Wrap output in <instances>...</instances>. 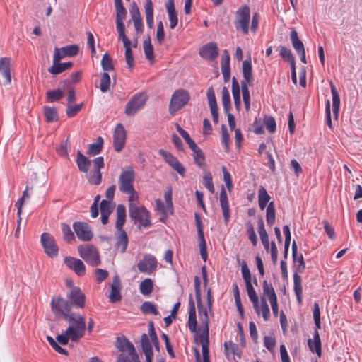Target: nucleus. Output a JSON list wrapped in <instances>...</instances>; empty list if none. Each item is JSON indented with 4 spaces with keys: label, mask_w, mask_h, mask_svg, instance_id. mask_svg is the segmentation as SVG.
<instances>
[{
    "label": "nucleus",
    "mask_w": 362,
    "mask_h": 362,
    "mask_svg": "<svg viewBox=\"0 0 362 362\" xmlns=\"http://www.w3.org/2000/svg\"><path fill=\"white\" fill-rule=\"evenodd\" d=\"M103 139L101 136L97 138L96 142L88 146L87 154L90 156H94L99 154L103 148Z\"/></svg>",
    "instance_id": "33"
},
{
    "label": "nucleus",
    "mask_w": 362,
    "mask_h": 362,
    "mask_svg": "<svg viewBox=\"0 0 362 362\" xmlns=\"http://www.w3.org/2000/svg\"><path fill=\"white\" fill-rule=\"evenodd\" d=\"M166 10L168 13L170 21V28L173 29L177 24L178 19L175 13L174 0H168L166 4Z\"/></svg>",
    "instance_id": "27"
},
{
    "label": "nucleus",
    "mask_w": 362,
    "mask_h": 362,
    "mask_svg": "<svg viewBox=\"0 0 362 362\" xmlns=\"http://www.w3.org/2000/svg\"><path fill=\"white\" fill-rule=\"evenodd\" d=\"M199 54L202 58L206 60H214L218 54L217 45L215 42L206 44L200 49Z\"/></svg>",
    "instance_id": "18"
},
{
    "label": "nucleus",
    "mask_w": 362,
    "mask_h": 362,
    "mask_svg": "<svg viewBox=\"0 0 362 362\" xmlns=\"http://www.w3.org/2000/svg\"><path fill=\"white\" fill-rule=\"evenodd\" d=\"M255 311L258 315L262 313L263 318L265 321L269 320L270 316L269 308L267 303L266 299L264 297H262L261 303L259 304V312L257 310Z\"/></svg>",
    "instance_id": "48"
},
{
    "label": "nucleus",
    "mask_w": 362,
    "mask_h": 362,
    "mask_svg": "<svg viewBox=\"0 0 362 362\" xmlns=\"http://www.w3.org/2000/svg\"><path fill=\"white\" fill-rule=\"evenodd\" d=\"M264 124L270 133H274L276 130V122L273 117L267 116L264 119Z\"/></svg>",
    "instance_id": "64"
},
{
    "label": "nucleus",
    "mask_w": 362,
    "mask_h": 362,
    "mask_svg": "<svg viewBox=\"0 0 362 362\" xmlns=\"http://www.w3.org/2000/svg\"><path fill=\"white\" fill-rule=\"evenodd\" d=\"M70 81L69 80H64L62 82H60L59 85L63 88H66L68 91V96H67V104H71L76 100L75 96V90L73 87L70 86Z\"/></svg>",
    "instance_id": "44"
},
{
    "label": "nucleus",
    "mask_w": 362,
    "mask_h": 362,
    "mask_svg": "<svg viewBox=\"0 0 362 362\" xmlns=\"http://www.w3.org/2000/svg\"><path fill=\"white\" fill-rule=\"evenodd\" d=\"M131 46H132V45H128L126 46H124V47L125 49L124 56H125L126 63L127 64L128 68L130 70H132L134 65V59L133 57Z\"/></svg>",
    "instance_id": "54"
},
{
    "label": "nucleus",
    "mask_w": 362,
    "mask_h": 362,
    "mask_svg": "<svg viewBox=\"0 0 362 362\" xmlns=\"http://www.w3.org/2000/svg\"><path fill=\"white\" fill-rule=\"evenodd\" d=\"M270 199L265 188L261 186L258 190V203L261 210H264Z\"/></svg>",
    "instance_id": "35"
},
{
    "label": "nucleus",
    "mask_w": 362,
    "mask_h": 362,
    "mask_svg": "<svg viewBox=\"0 0 362 362\" xmlns=\"http://www.w3.org/2000/svg\"><path fill=\"white\" fill-rule=\"evenodd\" d=\"M148 99V95L145 93H139L135 94L127 103L125 107V114L128 116L134 115L139 110L143 108Z\"/></svg>",
    "instance_id": "8"
},
{
    "label": "nucleus",
    "mask_w": 362,
    "mask_h": 362,
    "mask_svg": "<svg viewBox=\"0 0 362 362\" xmlns=\"http://www.w3.org/2000/svg\"><path fill=\"white\" fill-rule=\"evenodd\" d=\"M293 284H294L293 289H294V292L296 295L297 300H298V303H301V295H302V291H303V288H302V286H301V277L296 272H295L293 274Z\"/></svg>",
    "instance_id": "39"
},
{
    "label": "nucleus",
    "mask_w": 362,
    "mask_h": 362,
    "mask_svg": "<svg viewBox=\"0 0 362 362\" xmlns=\"http://www.w3.org/2000/svg\"><path fill=\"white\" fill-rule=\"evenodd\" d=\"M196 217V225L197 228L198 237L199 240V250L202 258L204 261H206L207 259V252H206V241L204 239V232L202 230V222L199 218L198 214H195Z\"/></svg>",
    "instance_id": "20"
},
{
    "label": "nucleus",
    "mask_w": 362,
    "mask_h": 362,
    "mask_svg": "<svg viewBox=\"0 0 362 362\" xmlns=\"http://www.w3.org/2000/svg\"><path fill=\"white\" fill-rule=\"evenodd\" d=\"M143 48L146 59L153 62L154 60L153 48L151 42L150 36H148L143 42Z\"/></svg>",
    "instance_id": "37"
},
{
    "label": "nucleus",
    "mask_w": 362,
    "mask_h": 362,
    "mask_svg": "<svg viewBox=\"0 0 362 362\" xmlns=\"http://www.w3.org/2000/svg\"><path fill=\"white\" fill-rule=\"evenodd\" d=\"M116 346L122 352L127 351L130 356L136 353L133 344L124 337H117Z\"/></svg>",
    "instance_id": "22"
},
{
    "label": "nucleus",
    "mask_w": 362,
    "mask_h": 362,
    "mask_svg": "<svg viewBox=\"0 0 362 362\" xmlns=\"http://www.w3.org/2000/svg\"><path fill=\"white\" fill-rule=\"evenodd\" d=\"M241 90L245 110L249 112L250 109V95L247 83L241 82Z\"/></svg>",
    "instance_id": "42"
},
{
    "label": "nucleus",
    "mask_w": 362,
    "mask_h": 362,
    "mask_svg": "<svg viewBox=\"0 0 362 362\" xmlns=\"http://www.w3.org/2000/svg\"><path fill=\"white\" fill-rule=\"evenodd\" d=\"M0 75L4 77V85L11 83V59L8 57L0 58Z\"/></svg>",
    "instance_id": "19"
},
{
    "label": "nucleus",
    "mask_w": 362,
    "mask_h": 362,
    "mask_svg": "<svg viewBox=\"0 0 362 362\" xmlns=\"http://www.w3.org/2000/svg\"><path fill=\"white\" fill-rule=\"evenodd\" d=\"M220 205L222 209L225 224L227 225L230 221V213L227 194L223 187H222L220 193Z\"/></svg>",
    "instance_id": "21"
},
{
    "label": "nucleus",
    "mask_w": 362,
    "mask_h": 362,
    "mask_svg": "<svg viewBox=\"0 0 362 362\" xmlns=\"http://www.w3.org/2000/svg\"><path fill=\"white\" fill-rule=\"evenodd\" d=\"M63 96L64 93L60 88L49 90L46 93V99L49 103L59 101Z\"/></svg>",
    "instance_id": "40"
},
{
    "label": "nucleus",
    "mask_w": 362,
    "mask_h": 362,
    "mask_svg": "<svg viewBox=\"0 0 362 362\" xmlns=\"http://www.w3.org/2000/svg\"><path fill=\"white\" fill-rule=\"evenodd\" d=\"M117 218L115 222L116 249L121 253L126 252L129 239L127 233L123 230V226L126 220V209L123 204H119L117 207Z\"/></svg>",
    "instance_id": "1"
},
{
    "label": "nucleus",
    "mask_w": 362,
    "mask_h": 362,
    "mask_svg": "<svg viewBox=\"0 0 362 362\" xmlns=\"http://www.w3.org/2000/svg\"><path fill=\"white\" fill-rule=\"evenodd\" d=\"M222 103L224 111L228 112L231 108V103L229 90L226 87L222 89Z\"/></svg>",
    "instance_id": "47"
},
{
    "label": "nucleus",
    "mask_w": 362,
    "mask_h": 362,
    "mask_svg": "<svg viewBox=\"0 0 362 362\" xmlns=\"http://www.w3.org/2000/svg\"><path fill=\"white\" fill-rule=\"evenodd\" d=\"M71 308V303L61 296H54L52 299V311L58 317L67 318L72 313Z\"/></svg>",
    "instance_id": "3"
},
{
    "label": "nucleus",
    "mask_w": 362,
    "mask_h": 362,
    "mask_svg": "<svg viewBox=\"0 0 362 362\" xmlns=\"http://www.w3.org/2000/svg\"><path fill=\"white\" fill-rule=\"evenodd\" d=\"M267 223L269 226H272L275 221V208L273 202L269 203L266 210Z\"/></svg>",
    "instance_id": "49"
},
{
    "label": "nucleus",
    "mask_w": 362,
    "mask_h": 362,
    "mask_svg": "<svg viewBox=\"0 0 362 362\" xmlns=\"http://www.w3.org/2000/svg\"><path fill=\"white\" fill-rule=\"evenodd\" d=\"M153 281L151 279H146L141 282L139 285L140 292L145 296H148L153 291Z\"/></svg>",
    "instance_id": "46"
},
{
    "label": "nucleus",
    "mask_w": 362,
    "mask_h": 362,
    "mask_svg": "<svg viewBox=\"0 0 362 362\" xmlns=\"http://www.w3.org/2000/svg\"><path fill=\"white\" fill-rule=\"evenodd\" d=\"M202 182H203V184L205 186V187L211 193L214 192V184L212 182V175L210 172H209V171L204 172V176L202 178Z\"/></svg>",
    "instance_id": "56"
},
{
    "label": "nucleus",
    "mask_w": 362,
    "mask_h": 362,
    "mask_svg": "<svg viewBox=\"0 0 362 362\" xmlns=\"http://www.w3.org/2000/svg\"><path fill=\"white\" fill-rule=\"evenodd\" d=\"M78 250L80 257L91 266L95 267L100 264L99 252L94 246L90 245H81Z\"/></svg>",
    "instance_id": "7"
},
{
    "label": "nucleus",
    "mask_w": 362,
    "mask_h": 362,
    "mask_svg": "<svg viewBox=\"0 0 362 362\" xmlns=\"http://www.w3.org/2000/svg\"><path fill=\"white\" fill-rule=\"evenodd\" d=\"M141 347L145 355H153L151 341L146 334L141 335Z\"/></svg>",
    "instance_id": "43"
},
{
    "label": "nucleus",
    "mask_w": 362,
    "mask_h": 362,
    "mask_svg": "<svg viewBox=\"0 0 362 362\" xmlns=\"http://www.w3.org/2000/svg\"><path fill=\"white\" fill-rule=\"evenodd\" d=\"M262 289L264 295L268 297L269 301L277 298L274 288L265 280L262 284Z\"/></svg>",
    "instance_id": "51"
},
{
    "label": "nucleus",
    "mask_w": 362,
    "mask_h": 362,
    "mask_svg": "<svg viewBox=\"0 0 362 362\" xmlns=\"http://www.w3.org/2000/svg\"><path fill=\"white\" fill-rule=\"evenodd\" d=\"M72 66L73 63L71 62L64 63L57 62L56 64L53 63V64L48 69V71L53 75H57L70 69Z\"/></svg>",
    "instance_id": "30"
},
{
    "label": "nucleus",
    "mask_w": 362,
    "mask_h": 362,
    "mask_svg": "<svg viewBox=\"0 0 362 362\" xmlns=\"http://www.w3.org/2000/svg\"><path fill=\"white\" fill-rule=\"evenodd\" d=\"M308 346L312 352H315L319 357L321 356V341L319 332L315 330L313 335V341L308 339Z\"/></svg>",
    "instance_id": "31"
},
{
    "label": "nucleus",
    "mask_w": 362,
    "mask_h": 362,
    "mask_svg": "<svg viewBox=\"0 0 362 362\" xmlns=\"http://www.w3.org/2000/svg\"><path fill=\"white\" fill-rule=\"evenodd\" d=\"M197 340H199L202 345V358L209 357V332L202 331L197 334Z\"/></svg>",
    "instance_id": "25"
},
{
    "label": "nucleus",
    "mask_w": 362,
    "mask_h": 362,
    "mask_svg": "<svg viewBox=\"0 0 362 362\" xmlns=\"http://www.w3.org/2000/svg\"><path fill=\"white\" fill-rule=\"evenodd\" d=\"M116 10V25L124 24L123 21L126 17L127 11L123 5L115 6Z\"/></svg>",
    "instance_id": "58"
},
{
    "label": "nucleus",
    "mask_w": 362,
    "mask_h": 362,
    "mask_svg": "<svg viewBox=\"0 0 362 362\" xmlns=\"http://www.w3.org/2000/svg\"><path fill=\"white\" fill-rule=\"evenodd\" d=\"M73 228L77 238L81 241H89L93 236L90 227L86 223L80 221L74 222Z\"/></svg>",
    "instance_id": "11"
},
{
    "label": "nucleus",
    "mask_w": 362,
    "mask_h": 362,
    "mask_svg": "<svg viewBox=\"0 0 362 362\" xmlns=\"http://www.w3.org/2000/svg\"><path fill=\"white\" fill-rule=\"evenodd\" d=\"M137 267L142 273L151 274L157 267L156 259L151 255H145L143 259L138 263Z\"/></svg>",
    "instance_id": "13"
},
{
    "label": "nucleus",
    "mask_w": 362,
    "mask_h": 362,
    "mask_svg": "<svg viewBox=\"0 0 362 362\" xmlns=\"http://www.w3.org/2000/svg\"><path fill=\"white\" fill-rule=\"evenodd\" d=\"M83 106V103L81 104L73 105L71 104H67L66 113L68 117H74L82 108Z\"/></svg>",
    "instance_id": "61"
},
{
    "label": "nucleus",
    "mask_w": 362,
    "mask_h": 362,
    "mask_svg": "<svg viewBox=\"0 0 362 362\" xmlns=\"http://www.w3.org/2000/svg\"><path fill=\"white\" fill-rule=\"evenodd\" d=\"M64 320L69 322L66 333L70 337L71 341L77 342L83 337L86 330V325L85 317L83 315L72 313L70 316Z\"/></svg>",
    "instance_id": "2"
},
{
    "label": "nucleus",
    "mask_w": 362,
    "mask_h": 362,
    "mask_svg": "<svg viewBox=\"0 0 362 362\" xmlns=\"http://www.w3.org/2000/svg\"><path fill=\"white\" fill-rule=\"evenodd\" d=\"M188 326H189V329L190 330V332H196V331H197L196 309H195L194 303L192 297H190V299H189Z\"/></svg>",
    "instance_id": "26"
},
{
    "label": "nucleus",
    "mask_w": 362,
    "mask_h": 362,
    "mask_svg": "<svg viewBox=\"0 0 362 362\" xmlns=\"http://www.w3.org/2000/svg\"><path fill=\"white\" fill-rule=\"evenodd\" d=\"M110 77L106 72L103 73L101 76L100 89L103 93L107 92L110 88Z\"/></svg>",
    "instance_id": "60"
},
{
    "label": "nucleus",
    "mask_w": 362,
    "mask_h": 362,
    "mask_svg": "<svg viewBox=\"0 0 362 362\" xmlns=\"http://www.w3.org/2000/svg\"><path fill=\"white\" fill-rule=\"evenodd\" d=\"M331 92L332 95V108L334 114L337 116L339 113V106H340V98L339 95L334 85V83L330 82Z\"/></svg>",
    "instance_id": "34"
},
{
    "label": "nucleus",
    "mask_w": 362,
    "mask_h": 362,
    "mask_svg": "<svg viewBox=\"0 0 362 362\" xmlns=\"http://www.w3.org/2000/svg\"><path fill=\"white\" fill-rule=\"evenodd\" d=\"M121 281L117 275L114 276L112 283L111 284V291L108 296L110 302L115 303L119 302L122 299L121 296Z\"/></svg>",
    "instance_id": "17"
},
{
    "label": "nucleus",
    "mask_w": 362,
    "mask_h": 362,
    "mask_svg": "<svg viewBox=\"0 0 362 362\" xmlns=\"http://www.w3.org/2000/svg\"><path fill=\"white\" fill-rule=\"evenodd\" d=\"M206 96H207L210 110L214 109V108H217L216 96H215L214 88L212 87H209L207 89Z\"/></svg>",
    "instance_id": "63"
},
{
    "label": "nucleus",
    "mask_w": 362,
    "mask_h": 362,
    "mask_svg": "<svg viewBox=\"0 0 362 362\" xmlns=\"http://www.w3.org/2000/svg\"><path fill=\"white\" fill-rule=\"evenodd\" d=\"M64 264L71 270H73L78 276H82L86 273V267L83 262L76 258L72 257H66L64 259Z\"/></svg>",
    "instance_id": "16"
},
{
    "label": "nucleus",
    "mask_w": 362,
    "mask_h": 362,
    "mask_svg": "<svg viewBox=\"0 0 362 362\" xmlns=\"http://www.w3.org/2000/svg\"><path fill=\"white\" fill-rule=\"evenodd\" d=\"M243 75L244 78V83H247V86L252 84L253 76L252 73V64L250 61L245 60L243 62Z\"/></svg>",
    "instance_id": "28"
},
{
    "label": "nucleus",
    "mask_w": 362,
    "mask_h": 362,
    "mask_svg": "<svg viewBox=\"0 0 362 362\" xmlns=\"http://www.w3.org/2000/svg\"><path fill=\"white\" fill-rule=\"evenodd\" d=\"M224 347L226 357L229 360L240 358V351L237 344L232 341L225 342Z\"/></svg>",
    "instance_id": "24"
},
{
    "label": "nucleus",
    "mask_w": 362,
    "mask_h": 362,
    "mask_svg": "<svg viewBox=\"0 0 362 362\" xmlns=\"http://www.w3.org/2000/svg\"><path fill=\"white\" fill-rule=\"evenodd\" d=\"M158 153L173 169L177 171L181 176H185V168L172 153L163 149H160Z\"/></svg>",
    "instance_id": "12"
},
{
    "label": "nucleus",
    "mask_w": 362,
    "mask_h": 362,
    "mask_svg": "<svg viewBox=\"0 0 362 362\" xmlns=\"http://www.w3.org/2000/svg\"><path fill=\"white\" fill-rule=\"evenodd\" d=\"M135 173L133 169L129 168L126 170H122L118 180L119 191L124 193L132 190L134 188L133 183Z\"/></svg>",
    "instance_id": "9"
},
{
    "label": "nucleus",
    "mask_w": 362,
    "mask_h": 362,
    "mask_svg": "<svg viewBox=\"0 0 362 362\" xmlns=\"http://www.w3.org/2000/svg\"><path fill=\"white\" fill-rule=\"evenodd\" d=\"M291 40L292 45L297 53L303 52L305 50L303 42L299 40L298 33L295 30H292L291 33Z\"/></svg>",
    "instance_id": "38"
},
{
    "label": "nucleus",
    "mask_w": 362,
    "mask_h": 362,
    "mask_svg": "<svg viewBox=\"0 0 362 362\" xmlns=\"http://www.w3.org/2000/svg\"><path fill=\"white\" fill-rule=\"evenodd\" d=\"M245 286L249 298L252 303L255 310L259 312V299L252 283L246 284Z\"/></svg>",
    "instance_id": "36"
},
{
    "label": "nucleus",
    "mask_w": 362,
    "mask_h": 362,
    "mask_svg": "<svg viewBox=\"0 0 362 362\" xmlns=\"http://www.w3.org/2000/svg\"><path fill=\"white\" fill-rule=\"evenodd\" d=\"M76 156V164L78 170L81 172L87 173L90 165V160L83 155L80 151L77 152Z\"/></svg>",
    "instance_id": "32"
},
{
    "label": "nucleus",
    "mask_w": 362,
    "mask_h": 362,
    "mask_svg": "<svg viewBox=\"0 0 362 362\" xmlns=\"http://www.w3.org/2000/svg\"><path fill=\"white\" fill-rule=\"evenodd\" d=\"M197 308L199 312V319L203 324V328L202 331L209 332V317L207 314L206 308L202 305V299L199 301H197Z\"/></svg>",
    "instance_id": "29"
},
{
    "label": "nucleus",
    "mask_w": 362,
    "mask_h": 362,
    "mask_svg": "<svg viewBox=\"0 0 362 362\" xmlns=\"http://www.w3.org/2000/svg\"><path fill=\"white\" fill-rule=\"evenodd\" d=\"M279 54H280L281 57L284 60H286L290 63L291 66L296 64L295 58H294L291 51L289 49H288L287 47H286L284 46H281L280 47Z\"/></svg>",
    "instance_id": "50"
},
{
    "label": "nucleus",
    "mask_w": 362,
    "mask_h": 362,
    "mask_svg": "<svg viewBox=\"0 0 362 362\" xmlns=\"http://www.w3.org/2000/svg\"><path fill=\"white\" fill-rule=\"evenodd\" d=\"M193 156L194 160L196 164L200 167L204 168L205 165L204 163V155L202 152V151L199 148H196V150H193Z\"/></svg>",
    "instance_id": "55"
},
{
    "label": "nucleus",
    "mask_w": 362,
    "mask_h": 362,
    "mask_svg": "<svg viewBox=\"0 0 362 362\" xmlns=\"http://www.w3.org/2000/svg\"><path fill=\"white\" fill-rule=\"evenodd\" d=\"M61 228L63 233V238L66 242L71 243L75 240L74 233L71 231L69 225L66 223H62Z\"/></svg>",
    "instance_id": "52"
},
{
    "label": "nucleus",
    "mask_w": 362,
    "mask_h": 362,
    "mask_svg": "<svg viewBox=\"0 0 362 362\" xmlns=\"http://www.w3.org/2000/svg\"><path fill=\"white\" fill-rule=\"evenodd\" d=\"M86 178L90 184L98 185L102 180V173L100 171L94 169L86 174Z\"/></svg>",
    "instance_id": "45"
},
{
    "label": "nucleus",
    "mask_w": 362,
    "mask_h": 362,
    "mask_svg": "<svg viewBox=\"0 0 362 362\" xmlns=\"http://www.w3.org/2000/svg\"><path fill=\"white\" fill-rule=\"evenodd\" d=\"M126 141V131L121 124H118L114 132L113 144L115 150L117 152L124 148Z\"/></svg>",
    "instance_id": "14"
},
{
    "label": "nucleus",
    "mask_w": 362,
    "mask_h": 362,
    "mask_svg": "<svg viewBox=\"0 0 362 362\" xmlns=\"http://www.w3.org/2000/svg\"><path fill=\"white\" fill-rule=\"evenodd\" d=\"M101 213V223L106 225L108 223L109 216L113 210V205L111 202L103 199L100 205Z\"/></svg>",
    "instance_id": "23"
},
{
    "label": "nucleus",
    "mask_w": 362,
    "mask_h": 362,
    "mask_svg": "<svg viewBox=\"0 0 362 362\" xmlns=\"http://www.w3.org/2000/svg\"><path fill=\"white\" fill-rule=\"evenodd\" d=\"M142 313L145 314H153V315H158V311L156 307V305L149 301L144 302L140 308Z\"/></svg>",
    "instance_id": "53"
},
{
    "label": "nucleus",
    "mask_w": 362,
    "mask_h": 362,
    "mask_svg": "<svg viewBox=\"0 0 362 362\" xmlns=\"http://www.w3.org/2000/svg\"><path fill=\"white\" fill-rule=\"evenodd\" d=\"M43 112L46 122H52L58 119L57 112L55 107L45 106L43 107Z\"/></svg>",
    "instance_id": "41"
},
{
    "label": "nucleus",
    "mask_w": 362,
    "mask_h": 362,
    "mask_svg": "<svg viewBox=\"0 0 362 362\" xmlns=\"http://www.w3.org/2000/svg\"><path fill=\"white\" fill-rule=\"evenodd\" d=\"M116 28L119 34V39L122 40L124 46L132 45L130 40L127 37L125 34L124 24L116 25Z\"/></svg>",
    "instance_id": "59"
},
{
    "label": "nucleus",
    "mask_w": 362,
    "mask_h": 362,
    "mask_svg": "<svg viewBox=\"0 0 362 362\" xmlns=\"http://www.w3.org/2000/svg\"><path fill=\"white\" fill-rule=\"evenodd\" d=\"M250 21V10L248 6H241L236 12L235 27L236 30H240L243 34L249 33V25Z\"/></svg>",
    "instance_id": "5"
},
{
    "label": "nucleus",
    "mask_w": 362,
    "mask_h": 362,
    "mask_svg": "<svg viewBox=\"0 0 362 362\" xmlns=\"http://www.w3.org/2000/svg\"><path fill=\"white\" fill-rule=\"evenodd\" d=\"M241 272L245 284L252 283V276L250 269L247 265V263L244 261L241 264Z\"/></svg>",
    "instance_id": "62"
},
{
    "label": "nucleus",
    "mask_w": 362,
    "mask_h": 362,
    "mask_svg": "<svg viewBox=\"0 0 362 362\" xmlns=\"http://www.w3.org/2000/svg\"><path fill=\"white\" fill-rule=\"evenodd\" d=\"M40 243L47 255L52 258L57 256L59 248L54 238L51 234L43 233L40 237Z\"/></svg>",
    "instance_id": "10"
},
{
    "label": "nucleus",
    "mask_w": 362,
    "mask_h": 362,
    "mask_svg": "<svg viewBox=\"0 0 362 362\" xmlns=\"http://www.w3.org/2000/svg\"><path fill=\"white\" fill-rule=\"evenodd\" d=\"M189 100V93L184 89H178L173 94L170 104L169 112L171 115L184 107Z\"/></svg>",
    "instance_id": "6"
},
{
    "label": "nucleus",
    "mask_w": 362,
    "mask_h": 362,
    "mask_svg": "<svg viewBox=\"0 0 362 362\" xmlns=\"http://www.w3.org/2000/svg\"><path fill=\"white\" fill-rule=\"evenodd\" d=\"M62 52L66 57H74L77 55L79 51V47L77 45H71L61 48Z\"/></svg>",
    "instance_id": "57"
},
{
    "label": "nucleus",
    "mask_w": 362,
    "mask_h": 362,
    "mask_svg": "<svg viewBox=\"0 0 362 362\" xmlns=\"http://www.w3.org/2000/svg\"><path fill=\"white\" fill-rule=\"evenodd\" d=\"M67 298L71 300V306L83 308L85 305L86 296L78 287H73L67 294Z\"/></svg>",
    "instance_id": "15"
},
{
    "label": "nucleus",
    "mask_w": 362,
    "mask_h": 362,
    "mask_svg": "<svg viewBox=\"0 0 362 362\" xmlns=\"http://www.w3.org/2000/svg\"><path fill=\"white\" fill-rule=\"evenodd\" d=\"M129 212L130 218L135 224L139 225V228L141 226L147 228L151 225L149 213L144 206L131 205Z\"/></svg>",
    "instance_id": "4"
}]
</instances>
